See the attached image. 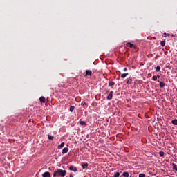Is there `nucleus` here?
I'll return each instance as SVG.
<instances>
[{
	"instance_id": "f257e3e1",
	"label": "nucleus",
	"mask_w": 177,
	"mask_h": 177,
	"mask_svg": "<svg viewBox=\"0 0 177 177\" xmlns=\"http://www.w3.org/2000/svg\"><path fill=\"white\" fill-rule=\"evenodd\" d=\"M66 174H67V171L58 169L57 171H55L53 176V177H64L66 176Z\"/></svg>"
},
{
	"instance_id": "f03ea898",
	"label": "nucleus",
	"mask_w": 177,
	"mask_h": 177,
	"mask_svg": "<svg viewBox=\"0 0 177 177\" xmlns=\"http://www.w3.org/2000/svg\"><path fill=\"white\" fill-rule=\"evenodd\" d=\"M69 170L70 171H73V172H77L78 171V169H77V167H75L74 166H71L69 167Z\"/></svg>"
},
{
	"instance_id": "7ed1b4c3",
	"label": "nucleus",
	"mask_w": 177,
	"mask_h": 177,
	"mask_svg": "<svg viewBox=\"0 0 177 177\" xmlns=\"http://www.w3.org/2000/svg\"><path fill=\"white\" fill-rule=\"evenodd\" d=\"M108 100H111L113 99V91H110L109 95L107 96Z\"/></svg>"
},
{
	"instance_id": "20e7f679",
	"label": "nucleus",
	"mask_w": 177,
	"mask_h": 177,
	"mask_svg": "<svg viewBox=\"0 0 177 177\" xmlns=\"http://www.w3.org/2000/svg\"><path fill=\"white\" fill-rule=\"evenodd\" d=\"M39 101L41 103H45V102H46V99L45 98V97L41 96L39 97Z\"/></svg>"
},
{
	"instance_id": "39448f33",
	"label": "nucleus",
	"mask_w": 177,
	"mask_h": 177,
	"mask_svg": "<svg viewBox=\"0 0 177 177\" xmlns=\"http://www.w3.org/2000/svg\"><path fill=\"white\" fill-rule=\"evenodd\" d=\"M89 165V164H88V162H84L82 164V168L83 169H85V168H88V166Z\"/></svg>"
},
{
	"instance_id": "423d86ee",
	"label": "nucleus",
	"mask_w": 177,
	"mask_h": 177,
	"mask_svg": "<svg viewBox=\"0 0 177 177\" xmlns=\"http://www.w3.org/2000/svg\"><path fill=\"white\" fill-rule=\"evenodd\" d=\"M43 177H50V173L49 171H46L42 174Z\"/></svg>"
},
{
	"instance_id": "0eeeda50",
	"label": "nucleus",
	"mask_w": 177,
	"mask_h": 177,
	"mask_svg": "<svg viewBox=\"0 0 177 177\" xmlns=\"http://www.w3.org/2000/svg\"><path fill=\"white\" fill-rule=\"evenodd\" d=\"M88 75H89V76L92 75V71H91V70H86V71L85 76L86 77Z\"/></svg>"
},
{
	"instance_id": "6e6552de",
	"label": "nucleus",
	"mask_w": 177,
	"mask_h": 177,
	"mask_svg": "<svg viewBox=\"0 0 177 177\" xmlns=\"http://www.w3.org/2000/svg\"><path fill=\"white\" fill-rule=\"evenodd\" d=\"M66 153H68V148H64L62 149V154H66Z\"/></svg>"
},
{
	"instance_id": "1a4fd4ad",
	"label": "nucleus",
	"mask_w": 177,
	"mask_h": 177,
	"mask_svg": "<svg viewBox=\"0 0 177 177\" xmlns=\"http://www.w3.org/2000/svg\"><path fill=\"white\" fill-rule=\"evenodd\" d=\"M64 147V142H62L60 145H58V149H63Z\"/></svg>"
},
{
	"instance_id": "9d476101",
	"label": "nucleus",
	"mask_w": 177,
	"mask_h": 177,
	"mask_svg": "<svg viewBox=\"0 0 177 177\" xmlns=\"http://www.w3.org/2000/svg\"><path fill=\"white\" fill-rule=\"evenodd\" d=\"M160 88H164V86H165V83H164V82H160Z\"/></svg>"
},
{
	"instance_id": "9b49d317",
	"label": "nucleus",
	"mask_w": 177,
	"mask_h": 177,
	"mask_svg": "<svg viewBox=\"0 0 177 177\" xmlns=\"http://www.w3.org/2000/svg\"><path fill=\"white\" fill-rule=\"evenodd\" d=\"M123 176H124V177H129V173H128L127 171H124L123 173Z\"/></svg>"
},
{
	"instance_id": "f8f14e48",
	"label": "nucleus",
	"mask_w": 177,
	"mask_h": 177,
	"mask_svg": "<svg viewBox=\"0 0 177 177\" xmlns=\"http://www.w3.org/2000/svg\"><path fill=\"white\" fill-rule=\"evenodd\" d=\"M53 138H55L53 136L48 135V138L49 140H53Z\"/></svg>"
},
{
	"instance_id": "ddd939ff",
	"label": "nucleus",
	"mask_w": 177,
	"mask_h": 177,
	"mask_svg": "<svg viewBox=\"0 0 177 177\" xmlns=\"http://www.w3.org/2000/svg\"><path fill=\"white\" fill-rule=\"evenodd\" d=\"M127 46H129V48H133V44H131V43H127Z\"/></svg>"
},
{
	"instance_id": "4468645a",
	"label": "nucleus",
	"mask_w": 177,
	"mask_h": 177,
	"mask_svg": "<svg viewBox=\"0 0 177 177\" xmlns=\"http://www.w3.org/2000/svg\"><path fill=\"white\" fill-rule=\"evenodd\" d=\"M172 124L173 125H177V120L176 119H174L172 120Z\"/></svg>"
},
{
	"instance_id": "2eb2a0df",
	"label": "nucleus",
	"mask_w": 177,
	"mask_h": 177,
	"mask_svg": "<svg viewBox=\"0 0 177 177\" xmlns=\"http://www.w3.org/2000/svg\"><path fill=\"white\" fill-rule=\"evenodd\" d=\"M155 68L156 72H158L160 71V70H161V68L160 67V66H157Z\"/></svg>"
},
{
	"instance_id": "dca6fc26",
	"label": "nucleus",
	"mask_w": 177,
	"mask_h": 177,
	"mask_svg": "<svg viewBox=\"0 0 177 177\" xmlns=\"http://www.w3.org/2000/svg\"><path fill=\"white\" fill-rule=\"evenodd\" d=\"M127 84H132V79H131V78L127 79Z\"/></svg>"
},
{
	"instance_id": "f3484780",
	"label": "nucleus",
	"mask_w": 177,
	"mask_h": 177,
	"mask_svg": "<svg viewBox=\"0 0 177 177\" xmlns=\"http://www.w3.org/2000/svg\"><path fill=\"white\" fill-rule=\"evenodd\" d=\"M114 84H115L114 82L110 81V82H109V86H113Z\"/></svg>"
},
{
	"instance_id": "a211bd4d",
	"label": "nucleus",
	"mask_w": 177,
	"mask_h": 177,
	"mask_svg": "<svg viewBox=\"0 0 177 177\" xmlns=\"http://www.w3.org/2000/svg\"><path fill=\"white\" fill-rule=\"evenodd\" d=\"M127 75H128V73H123L121 75V78H125V77H127Z\"/></svg>"
},
{
	"instance_id": "6ab92c4d",
	"label": "nucleus",
	"mask_w": 177,
	"mask_h": 177,
	"mask_svg": "<svg viewBox=\"0 0 177 177\" xmlns=\"http://www.w3.org/2000/svg\"><path fill=\"white\" fill-rule=\"evenodd\" d=\"M80 125H86V123L85 122V121H80Z\"/></svg>"
},
{
	"instance_id": "aec40b11",
	"label": "nucleus",
	"mask_w": 177,
	"mask_h": 177,
	"mask_svg": "<svg viewBox=\"0 0 177 177\" xmlns=\"http://www.w3.org/2000/svg\"><path fill=\"white\" fill-rule=\"evenodd\" d=\"M160 45H161V46H165V41H162L160 42Z\"/></svg>"
},
{
	"instance_id": "412c9836",
	"label": "nucleus",
	"mask_w": 177,
	"mask_h": 177,
	"mask_svg": "<svg viewBox=\"0 0 177 177\" xmlns=\"http://www.w3.org/2000/svg\"><path fill=\"white\" fill-rule=\"evenodd\" d=\"M70 111H71V113H73V112L74 111V106H71L70 107Z\"/></svg>"
},
{
	"instance_id": "4be33fe9",
	"label": "nucleus",
	"mask_w": 177,
	"mask_h": 177,
	"mask_svg": "<svg viewBox=\"0 0 177 177\" xmlns=\"http://www.w3.org/2000/svg\"><path fill=\"white\" fill-rule=\"evenodd\" d=\"M152 80L153 81H157V75H153V77H152Z\"/></svg>"
},
{
	"instance_id": "5701e85b",
	"label": "nucleus",
	"mask_w": 177,
	"mask_h": 177,
	"mask_svg": "<svg viewBox=\"0 0 177 177\" xmlns=\"http://www.w3.org/2000/svg\"><path fill=\"white\" fill-rule=\"evenodd\" d=\"M159 154H160V157H164V154H165L164 152L160 151Z\"/></svg>"
},
{
	"instance_id": "b1692460",
	"label": "nucleus",
	"mask_w": 177,
	"mask_h": 177,
	"mask_svg": "<svg viewBox=\"0 0 177 177\" xmlns=\"http://www.w3.org/2000/svg\"><path fill=\"white\" fill-rule=\"evenodd\" d=\"M113 176L114 177H120V173L117 172Z\"/></svg>"
},
{
	"instance_id": "393cba45",
	"label": "nucleus",
	"mask_w": 177,
	"mask_h": 177,
	"mask_svg": "<svg viewBox=\"0 0 177 177\" xmlns=\"http://www.w3.org/2000/svg\"><path fill=\"white\" fill-rule=\"evenodd\" d=\"M146 175H145L144 174H139V177H145Z\"/></svg>"
},
{
	"instance_id": "a878e982",
	"label": "nucleus",
	"mask_w": 177,
	"mask_h": 177,
	"mask_svg": "<svg viewBox=\"0 0 177 177\" xmlns=\"http://www.w3.org/2000/svg\"><path fill=\"white\" fill-rule=\"evenodd\" d=\"M165 35H167V37H169V33H164Z\"/></svg>"
},
{
	"instance_id": "bb28decb",
	"label": "nucleus",
	"mask_w": 177,
	"mask_h": 177,
	"mask_svg": "<svg viewBox=\"0 0 177 177\" xmlns=\"http://www.w3.org/2000/svg\"><path fill=\"white\" fill-rule=\"evenodd\" d=\"M85 104H86V103H85V102H82V106H85Z\"/></svg>"
},
{
	"instance_id": "cd10ccee",
	"label": "nucleus",
	"mask_w": 177,
	"mask_h": 177,
	"mask_svg": "<svg viewBox=\"0 0 177 177\" xmlns=\"http://www.w3.org/2000/svg\"><path fill=\"white\" fill-rule=\"evenodd\" d=\"M123 71H127V68H124L123 69Z\"/></svg>"
},
{
	"instance_id": "c85d7f7f",
	"label": "nucleus",
	"mask_w": 177,
	"mask_h": 177,
	"mask_svg": "<svg viewBox=\"0 0 177 177\" xmlns=\"http://www.w3.org/2000/svg\"><path fill=\"white\" fill-rule=\"evenodd\" d=\"M156 78H160V75H158L156 76Z\"/></svg>"
},
{
	"instance_id": "c756f323",
	"label": "nucleus",
	"mask_w": 177,
	"mask_h": 177,
	"mask_svg": "<svg viewBox=\"0 0 177 177\" xmlns=\"http://www.w3.org/2000/svg\"><path fill=\"white\" fill-rule=\"evenodd\" d=\"M69 177H73L72 174H70Z\"/></svg>"
},
{
	"instance_id": "7c9ffc66",
	"label": "nucleus",
	"mask_w": 177,
	"mask_h": 177,
	"mask_svg": "<svg viewBox=\"0 0 177 177\" xmlns=\"http://www.w3.org/2000/svg\"><path fill=\"white\" fill-rule=\"evenodd\" d=\"M167 68H171V66H167Z\"/></svg>"
},
{
	"instance_id": "2f4dec72",
	"label": "nucleus",
	"mask_w": 177,
	"mask_h": 177,
	"mask_svg": "<svg viewBox=\"0 0 177 177\" xmlns=\"http://www.w3.org/2000/svg\"><path fill=\"white\" fill-rule=\"evenodd\" d=\"M176 171H177V168H176Z\"/></svg>"
}]
</instances>
